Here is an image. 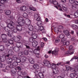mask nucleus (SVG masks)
<instances>
[{"mask_svg":"<svg viewBox=\"0 0 78 78\" xmlns=\"http://www.w3.org/2000/svg\"><path fill=\"white\" fill-rule=\"evenodd\" d=\"M43 63L45 66H47L48 67H50V63L49 61L47 60H44Z\"/></svg>","mask_w":78,"mask_h":78,"instance_id":"20e7f679","label":"nucleus"},{"mask_svg":"<svg viewBox=\"0 0 78 78\" xmlns=\"http://www.w3.org/2000/svg\"><path fill=\"white\" fill-rule=\"evenodd\" d=\"M25 45L26 46L27 49V50H29L31 48L30 47L27 45L25 44Z\"/></svg>","mask_w":78,"mask_h":78,"instance_id":"603ef678","label":"nucleus"},{"mask_svg":"<svg viewBox=\"0 0 78 78\" xmlns=\"http://www.w3.org/2000/svg\"><path fill=\"white\" fill-rule=\"evenodd\" d=\"M17 66V63L16 62H14L12 65L10 64V66L9 65V67H10V68H12L13 67H16Z\"/></svg>","mask_w":78,"mask_h":78,"instance_id":"6e6552de","label":"nucleus"},{"mask_svg":"<svg viewBox=\"0 0 78 78\" xmlns=\"http://www.w3.org/2000/svg\"><path fill=\"white\" fill-rule=\"evenodd\" d=\"M5 31H8L9 30V28L8 27H5Z\"/></svg>","mask_w":78,"mask_h":78,"instance_id":"49530a36","label":"nucleus"},{"mask_svg":"<svg viewBox=\"0 0 78 78\" xmlns=\"http://www.w3.org/2000/svg\"><path fill=\"white\" fill-rule=\"evenodd\" d=\"M50 3H53L54 5H57L58 6L59 8H61V6L60 5L58 4V2L56 1L55 0H50L49 1Z\"/></svg>","mask_w":78,"mask_h":78,"instance_id":"7ed1b4c3","label":"nucleus"},{"mask_svg":"<svg viewBox=\"0 0 78 78\" xmlns=\"http://www.w3.org/2000/svg\"><path fill=\"white\" fill-rule=\"evenodd\" d=\"M59 41H60V39L59 38L55 40V42L57 43H58V42H59Z\"/></svg>","mask_w":78,"mask_h":78,"instance_id":"e2e57ef3","label":"nucleus"},{"mask_svg":"<svg viewBox=\"0 0 78 78\" xmlns=\"http://www.w3.org/2000/svg\"><path fill=\"white\" fill-rule=\"evenodd\" d=\"M17 29H13V30H12V29H10L8 33V36L11 37V34L13 33V32L14 33H16L17 31Z\"/></svg>","mask_w":78,"mask_h":78,"instance_id":"f03ea898","label":"nucleus"},{"mask_svg":"<svg viewBox=\"0 0 78 78\" xmlns=\"http://www.w3.org/2000/svg\"><path fill=\"white\" fill-rule=\"evenodd\" d=\"M16 29L19 31H20L22 30V27L20 25H17L16 26Z\"/></svg>","mask_w":78,"mask_h":78,"instance_id":"f8f14e48","label":"nucleus"},{"mask_svg":"<svg viewBox=\"0 0 78 78\" xmlns=\"http://www.w3.org/2000/svg\"><path fill=\"white\" fill-rule=\"evenodd\" d=\"M51 66L49 67H48L49 68H51L52 69H55V68H57V67H56V65H55L52 64L51 65L50 64Z\"/></svg>","mask_w":78,"mask_h":78,"instance_id":"2eb2a0df","label":"nucleus"},{"mask_svg":"<svg viewBox=\"0 0 78 78\" xmlns=\"http://www.w3.org/2000/svg\"><path fill=\"white\" fill-rule=\"evenodd\" d=\"M7 36L6 35L4 34L2 35L1 37L2 39H6Z\"/></svg>","mask_w":78,"mask_h":78,"instance_id":"b1692460","label":"nucleus"},{"mask_svg":"<svg viewBox=\"0 0 78 78\" xmlns=\"http://www.w3.org/2000/svg\"><path fill=\"white\" fill-rule=\"evenodd\" d=\"M5 14L6 15H8V16L10 15V14H11V11L9 10H7L5 12Z\"/></svg>","mask_w":78,"mask_h":78,"instance_id":"cd10ccee","label":"nucleus"},{"mask_svg":"<svg viewBox=\"0 0 78 78\" xmlns=\"http://www.w3.org/2000/svg\"><path fill=\"white\" fill-rule=\"evenodd\" d=\"M75 39H76V37L73 36L71 38L72 41H74V40H75Z\"/></svg>","mask_w":78,"mask_h":78,"instance_id":"680f3d73","label":"nucleus"},{"mask_svg":"<svg viewBox=\"0 0 78 78\" xmlns=\"http://www.w3.org/2000/svg\"><path fill=\"white\" fill-rule=\"evenodd\" d=\"M70 69L72 71V72H75L74 74L76 75V76H78V70L76 69H73L72 67H69Z\"/></svg>","mask_w":78,"mask_h":78,"instance_id":"423d86ee","label":"nucleus"},{"mask_svg":"<svg viewBox=\"0 0 78 78\" xmlns=\"http://www.w3.org/2000/svg\"><path fill=\"white\" fill-rule=\"evenodd\" d=\"M33 67H34V68L36 69H38L39 68V65L37 64H34L33 66Z\"/></svg>","mask_w":78,"mask_h":78,"instance_id":"aec40b11","label":"nucleus"},{"mask_svg":"<svg viewBox=\"0 0 78 78\" xmlns=\"http://www.w3.org/2000/svg\"><path fill=\"white\" fill-rule=\"evenodd\" d=\"M53 73L55 74H58L59 73V69H58V68H56L55 69H54L53 70Z\"/></svg>","mask_w":78,"mask_h":78,"instance_id":"9d476101","label":"nucleus"},{"mask_svg":"<svg viewBox=\"0 0 78 78\" xmlns=\"http://www.w3.org/2000/svg\"><path fill=\"white\" fill-rule=\"evenodd\" d=\"M35 73L36 75H37L38 74L40 78H44V74L42 73H39V71H37V70H36L35 72Z\"/></svg>","mask_w":78,"mask_h":78,"instance_id":"39448f33","label":"nucleus"},{"mask_svg":"<svg viewBox=\"0 0 78 78\" xmlns=\"http://www.w3.org/2000/svg\"><path fill=\"white\" fill-rule=\"evenodd\" d=\"M32 36L33 39H36L37 37V35L36 34H32Z\"/></svg>","mask_w":78,"mask_h":78,"instance_id":"bb28decb","label":"nucleus"},{"mask_svg":"<svg viewBox=\"0 0 78 78\" xmlns=\"http://www.w3.org/2000/svg\"><path fill=\"white\" fill-rule=\"evenodd\" d=\"M37 25L38 27H40L42 25V22L38 21L37 23Z\"/></svg>","mask_w":78,"mask_h":78,"instance_id":"c9c22d12","label":"nucleus"},{"mask_svg":"<svg viewBox=\"0 0 78 78\" xmlns=\"http://www.w3.org/2000/svg\"><path fill=\"white\" fill-rule=\"evenodd\" d=\"M72 27L73 29L74 30H76L78 28V26L75 25H73Z\"/></svg>","mask_w":78,"mask_h":78,"instance_id":"c85d7f7f","label":"nucleus"},{"mask_svg":"<svg viewBox=\"0 0 78 78\" xmlns=\"http://www.w3.org/2000/svg\"><path fill=\"white\" fill-rule=\"evenodd\" d=\"M44 46V43L43 42H41V48H42Z\"/></svg>","mask_w":78,"mask_h":78,"instance_id":"6e6d98bb","label":"nucleus"},{"mask_svg":"<svg viewBox=\"0 0 78 78\" xmlns=\"http://www.w3.org/2000/svg\"><path fill=\"white\" fill-rule=\"evenodd\" d=\"M20 39H21V37H16V38L15 39L16 42H18V41H19Z\"/></svg>","mask_w":78,"mask_h":78,"instance_id":"7c9ffc66","label":"nucleus"},{"mask_svg":"<svg viewBox=\"0 0 78 78\" xmlns=\"http://www.w3.org/2000/svg\"><path fill=\"white\" fill-rule=\"evenodd\" d=\"M12 60L11 58H9L7 59V64H10V65L11 64V62H12Z\"/></svg>","mask_w":78,"mask_h":78,"instance_id":"ddd939ff","label":"nucleus"},{"mask_svg":"<svg viewBox=\"0 0 78 78\" xmlns=\"http://www.w3.org/2000/svg\"><path fill=\"white\" fill-rule=\"evenodd\" d=\"M63 33H64V34H65V35H66V36L70 34V33H69V31L67 30H63Z\"/></svg>","mask_w":78,"mask_h":78,"instance_id":"393cba45","label":"nucleus"},{"mask_svg":"<svg viewBox=\"0 0 78 78\" xmlns=\"http://www.w3.org/2000/svg\"><path fill=\"white\" fill-rule=\"evenodd\" d=\"M36 56L37 58H39V56H40V55H39V54L37 53L36 54Z\"/></svg>","mask_w":78,"mask_h":78,"instance_id":"338daca9","label":"nucleus"},{"mask_svg":"<svg viewBox=\"0 0 78 78\" xmlns=\"http://www.w3.org/2000/svg\"><path fill=\"white\" fill-rule=\"evenodd\" d=\"M32 10L30 9H28L27 10V12L28 14L30 12V11H32Z\"/></svg>","mask_w":78,"mask_h":78,"instance_id":"0e129e2a","label":"nucleus"},{"mask_svg":"<svg viewBox=\"0 0 78 78\" xmlns=\"http://www.w3.org/2000/svg\"><path fill=\"white\" fill-rule=\"evenodd\" d=\"M69 2L71 4H73V3H74L75 2V0H69Z\"/></svg>","mask_w":78,"mask_h":78,"instance_id":"ea45409f","label":"nucleus"},{"mask_svg":"<svg viewBox=\"0 0 78 78\" xmlns=\"http://www.w3.org/2000/svg\"><path fill=\"white\" fill-rule=\"evenodd\" d=\"M5 0H0V3L1 4H5Z\"/></svg>","mask_w":78,"mask_h":78,"instance_id":"8fccbe9b","label":"nucleus"},{"mask_svg":"<svg viewBox=\"0 0 78 78\" xmlns=\"http://www.w3.org/2000/svg\"><path fill=\"white\" fill-rule=\"evenodd\" d=\"M8 42L10 44H13V41L11 40H8Z\"/></svg>","mask_w":78,"mask_h":78,"instance_id":"79ce46f5","label":"nucleus"},{"mask_svg":"<svg viewBox=\"0 0 78 78\" xmlns=\"http://www.w3.org/2000/svg\"><path fill=\"white\" fill-rule=\"evenodd\" d=\"M37 45V42L36 41H34L32 43V45L34 47H36Z\"/></svg>","mask_w":78,"mask_h":78,"instance_id":"4468645a","label":"nucleus"},{"mask_svg":"<svg viewBox=\"0 0 78 78\" xmlns=\"http://www.w3.org/2000/svg\"><path fill=\"white\" fill-rule=\"evenodd\" d=\"M69 50H71V51H72V50H74V49H73V46H70L69 48Z\"/></svg>","mask_w":78,"mask_h":78,"instance_id":"37998d69","label":"nucleus"},{"mask_svg":"<svg viewBox=\"0 0 78 78\" xmlns=\"http://www.w3.org/2000/svg\"><path fill=\"white\" fill-rule=\"evenodd\" d=\"M20 9L23 11H25L27 9V7L25 6H23L20 8Z\"/></svg>","mask_w":78,"mask_h":78,"instance_id":"412c9836","label":"nucleus"},{"mask_svg":"<svg viewBox=\"0 0 78 78\" xmlns=\"http://www.w3.org/2000/svg\"><path fill=\"white\" fill-rule=\"evenodd\" d=\"M16 44L17 47H20V48H22V47H23L22 44L20 42H18Z\"/></svg>","mask_w":78,"mask_h":78,"instance_id":"9b49d317","label":"nucleus"},{"mask_svg":"<svg viewBox=\"0 0 78 78\" xmlns=\"http://www.w3.org/2000/svg\"><path fill=\"white\" fill-rule=\"evenodd\" d=\"M58 28H59L58 29H59V30H60V29H63V27H62V26H59Z\"/></svg>","mask_w":78,"mask_h":78,"instance_id":"69168bd1","label":"nucleus"},{"mask_svg":"<svg viewBox=\"0 0 78 78\" xmlns=\"http://www.w3.org/2000/svg\"><path fill=\"white\" fill-rule=\"evenodd\" d=\"M39 31L40 33L41 34H42V33H45V31L44 29H43L42 30H40L38 31V32Z\"/></svg>","mask_w":78,"mask_h":78,"instance_id":"72a5a7b5","label":"nucleus"},{"mask_svg":"<svg viewBox=\"0 0 78 78\" xmlns=\"http://www.w3.org/2000/svg\"><path fill=\"white\" fill-rule=\"evenodd\" d=\"M23 53L25 55H28L29 54V51H28V50H25L23 52Z\"/></svg>","mask_w":78,"mask_h":78,"instance_id":"a878e982","label":"nucleus"},{"mask_svg":"<svg viewBox=\"0 0 78 78\" xmlns=\"http://www.w3.org/2000/svg\"><path fill=\"white\" fill-rule=\"evenodd\" d=\"M30 9L32 10V11H36V9H35V8H34V7H31L30 8Z\"/></svg>","mask_w":78,"mask_h":78,"instance_id":"bf43d9fd","label":"nucleus"},{"mask_svg":"<svg viewBox=\"0 0 78 78\" xmlns=\"http://www.w3.org/2000/svg\"><path fill=\"white\" fill-rule=\"evenodd\" d=\"M62 9L64 10V11H65L67 10V8L65 7L64 6H62Z\"/></svg>","mask_w":78,"mask_h":78,"instance_id":"864d4df0","label":"nucleus"},{"mask_svg":"<svg viewBox=\"0 0 78 78\" xmlns=\"http://www.w3.org/2000/svg\"><path fill=\"white\" fill-rule=\"evenodd\" d=\"M28 75L27 73L25 72H24L23 73V76H24V77H26V76Z\"/></svg>","mask_w":78,"mask_h":78,"instance_id":"3c124183","label":"nucleus"},{"mask_svg":"<svg viewBox=\"0 0 78 78\" xmlns=\"http://www.w3.org/2000/svg\"><path fill=\"white\" fill-rule=\"evenodd\" d=\"M14 24V22H11V23H9L8 24V27L9 28H10L11 29H12L14 28L13 24Z\"/></svg>","mask_w":78,"mask_h":78,"instance_id":"1a4fd4ad","label":"nucleus"},{"mask_svg":"<svg viewBox=\"0 0 78 78\" xmlns=\"http://www.w3.org/2000/svg\"><path fill=\"white\" fill-rule=\"evenodd\" d=\"M70 53V51H68L65 53V55H69Z\"/></svg>","mask_w":78,"mask_h":78,"instance_id":"13d9d810","label":"nucleus"},{"mask_svg":"<svg viewBox=\"0 0 78 78\" xmlns=\"http://www.w3.org/2000/svg\"><path fill=\"white\" fill-rule=\"evenodd\" d=\"M70 77L71 78H75V77H76V76L75 74V73H71L70 74Z\"/></svg>","mask_w":78,"mask_h":78,"instance_id":"4be33fe9","label":"nucleus"},{"mask_svg":"<svg viewBox=\"0 0 78 78\" xmlns=\"http://www.w3.org/2000/svg\"><path fill=\"white\" fill-rule=\"evenodd\" d=\"M39 16V15L35 13L34 15V17L36 19L38 17V16Z\"/></svg>","mask_w":78,"mask_h":78,"instance_id":"e433bc0d","label":"nucleus"},{"mask_svg":"<svg viewBox=\"0 0 78 78\" xmlns=\"http://www.w3.org/2000/svg\"><path fill=\"white\" fill-rule=\"evenodd\" d=\"M29 40L30 42H32V43H33V42H34V39L32 38H30Z\"/></svg>","mask_w":78,"mask_h":78,"instance_id":"58836bf2","label":"nucleus"},{"mask_svg":"<svg viewBox=\"0 0 78 78\" xmlns=\"http://www.w3.org/2000/svg\"><path fill=\"white\" fill-rule=\"evenodd\" d=\"M39 28L40 30H39V31L40 30H44V27L42 26H40L39 27Z\"/></svg>","mask_w":78,"mask_h":78,"instance_id":"052dcab7","label":"nucleus"},{"mask_svg":"<svg viewBox=\"0 0 78 78\" xmlns=\"http://www.w3.org/2000/svg\"><path fill=\"white\" fill-rule=\"evenodd\" d=\"M28 28L30 31H33V27L31 25H29L28 26Z\"/></svg>","mask_w":78,"mask_h":78,"instance_id":"5701e85b","label":"nucleus"},{"mask_svg":"<svg viewBox=\"0 0 78 78\" xmlns=\"http://www.w3.org/2000/svg\"><path fill=\"white\" fill-rule=\"evenodd\" d=\"M13 49H14V50L16 52H19V51L20 50V49L19 48L17 47H14Z\"/></svg>","mask_w":78,"mask_h":78,"instance_id":"a211bd4d","label":"nucleus"},{"mask_svg":"<svg viewBox=\"0 0 78 78\" xmlns=\"http://www.w3.org/2000/svg\"><path fill=\"white\" fill-rule=\"evenodd\" d=\"M61 39H62L61 40V41L62 42H64V41H66V38H64V37Z\"/></svg>","mask_w":78,"mask_h":78,"instance_id":"774afa93","label":"nucleus"},{"mask_svg":"<svg viewBox=\"0 0 78 78\" xmlns=\"http://www.w3.org/2000/svg\"><path fill=\"white\" fill-rule=\"evenodd\" d=\"M59 49L58 48L55 49L54 51H52L51 54L52 55H58V51Z\"/></svg>","mask_w":78,"mask_h":78,"instance_id":"0eeeda50","label":"nucleus"},{"mask_svg":"<svg viewBox=\"0 0 78 78\" xmlns=\"http://www.w3.org/2000/svg\"><path fill=\"white\" fill-rule=\"evenodd\" d=\"M21 59L22 62H24L26 61V59H27V58L25 57H21Z\"/></svg>","mask_w":78,"mask_h":78,"instance_id":"dca6fc26","label":"nucleus"},{"mask_svg":"<svg viewBox=\"0 0 78 78\" xmlns=\"http://www.w3.org/2000/svg\"><path fill=\"white\" fill-rule=\"evenodd\" d=\"M65 36L64 34H61L59 35V37L60 39H62V38H64L65 37Z\"/></svg>","mask_w":78,"mask_h":78,"instance_id":"2f4dec72","label":"nucleus"},{"mask_svg":"<svg viewBox=\"0 0 78 78\" xmlns=\"http://www.w3.org/2000/svg\"><path fill=\"white\" fill-rule=\"evenodd\" d=\"M23 16L24 18H27L28 17V15L26 13H24L23 15Z\"/></svg>","mask_w":78,"mask_h":78,"instance_id":"4c0bfd02","label":"nucleus"},{"mask_svg":"<svg viewBox=\"0 0 78 78\" xmlns=\"http://www.w3.org/2000/svg\"><path fill=\"white\" fill-rule=\"evenodd\" d=\"M54 31H55V32H57V33H58L59 32V29L58 28H55L54 29Z\"/></svg>","mask_w":78,"mask_h":78,"instance_id":"de8ad7c7","label":"nucleus"},{"mask_svg":"<svg viewBox=\"0 0 78 78\" xmlns=\"http://www.w3.org/2000/svg\"><path fill=\"white\" fill-rule=\"evenodd\" d=\"M16 61L18 63H19V62H22V60H21V58L20 57L19 58L17 59Z\"/></svg>","mask_w":78,"mask_h":78,"instance_id":"f704fd0d","label":"nucleus"},{"mask_svg":"<svg viewBox=\"0 0 78 78\" xmlns=\"http://www.w3.org/2000/svg\"><path fill=\"white\" fill-rule=\"evenodd\" d=\"M4 49V46L3 45L0 46V51H2Z\"/></svg>","mask_w":78,"mask_h":78,"instance_id":"473e14b6","label":"nucleus"},{"mask_svg":"<svg viewBox=\"0 0 78 78\" xmlns=\"http://www.w3.org/2000/svg\"><path fill=\"white\" fill-rule=\"evenodd\" d=\"M36 50H37L36 49H35L33 51V49L30 48L29 50V51L30 52H33L34 53H35V51H36Z\"/></svg>","mask_w":78,"mask_h":78,"instance_id":"c756f323","label":"nucleus"},{"mask_svg":"<svg viewBox=\"0 0 78 78\" xmlns=\"http://www.w3.org/2000/svg\"><path fill=\"white\" fill-rule=\"evenodd\" d=\"M36 19L37 20V21H41V17H40V16H39Z\"/></svg>","mask_w":78,"mask_h":78,"instance_id":"5fc2aeb1","label":"nucleus"},{"mask_svg":"<svg viewBox=\"0 0 78 78\" xmlns=\"http://www.w3.org/2000/svg\"><path fill=\"white\" fill-rule=\"evenodd\" d=\"M77 7V5H76V4H73L72 5V7H71L73 9H74V10L76 9Z\"/></svg>","mask_w":78,"mask_h":78,"instance_id":"f3484780","label":"nucleus"},{"mask_svg":"<svg viewBox=\"0 0 78 78\" xmlns=\"http://www.w3.org/2000/svg\"><path fill=\"white\" fill-rule=\"evenodd\" d=\"M5 45L6 47H9V46L10 45V44H9V42H6Z\"/></svg>","mask_w":78,"mask_h":78,"instance_id":"4d7b16f0","label":"nucleus"},{"mask_svg":"<svg viewBox=\"0 0 78 78\" xmlns=\"http://www.w3.org/2000/svg\"><path fill=\"white\" fill-rule=\"evenodd\" d=\"M17 22L21 26H23L25 25V23L24 19L21 17H20L18 18Z\"/></svg>","mask_w":78,"mask_h":78,"instance_id":"f257e3e1","label":"nucleus"},{"mask_svg":"<svg viewBox=\"0 0 78 78\" xmlns=\"http://www.w3.org/2000/svg\"><path fill=\"white\" fill-rule=\"evenodd\" d=\"M29 62L31 64H34V58H30L29 59Z\"/></svg>","mask_w":78,"mask_h":78,"instance_id":"6ab92c4d","label":"nucleus"},{"mask_svg":"<svg viewBox=\"0 0 78 78\" xmlns=\"http://www.w3.org/2000/svg\"><path fill=\"white\" fill-rule=\"evenodd\" d=\"M65 74H62L61 75V76H59L58 77V78H65Z\"/></svg>","mask_w":78,"mask_h":78,"instance_id":"09e8293b","label":"nucleus"},{"mask_svg":"<svg viewBox=\"0 0 78 78\" xmlns=\"http://www.w3.org/2000/svg\"><path fill=\"white\" fill-rule=\"evenodd\" d=\"M56 65H57V66H59L60 65L61 66H64V65L63 64V63H62V62L58 63L57 64H56Z\"/></svg>","mask_w":78,"mask_h":78,"instance_id":"a18cd8bd","label":"nucleus"},{"mask_svg":"<svg viewBox=\"0 0 78 78\" xmlns=\"http://www.w3.org/2000/svg\"><path fill=\"white\" fill-rule=\"evenodd\" d=\"M16 69L15 68H13V70H12V72L13 74H15L16 73Z\"/></svg>","mask_w":78,"mask_h":78,"instance_id":"a19ab883","label":"nucleus"},{"mask_svg":"<svg viewBox=\"0 0 78 78\" xmlns=\"http://www.w3.org/2000/svg\"><path fill=\"white\" fill-rule=\"evenodd\" d=\"M64 44H65V45H66L67 46L69 45L70 43H69V41H66V42L63 43Z\"/></svg>","mask_w":78,"mask_h":78,"instance_id":"c03bdc74","label":"nucleus"}]
</instances>
